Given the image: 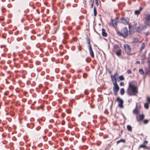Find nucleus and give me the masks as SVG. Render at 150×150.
I'll return each instance as SVG.
<instances>
[{
    "instance_id": "1",
    "label": "nucleus",
    "mask_w": 150,
    "mask_h": 150,
    "mask_svg": "<svg viewBox=\"0 0 150 150\" xmlns=\"http://www.w3.org/2000/svg\"><path fill=\"white\" fill-rule=\"evenodd\" d=\"M135 81L129 82V85L127 90V94H137L138 93V87L133 84Z\"/></svg>"
},
{
    "instance_id": "2",
    "label": "nucleus",
    "mask_w": 150,
    "mask_h": 150,
    "mask_svg": "<svg viewBox=\"0 0 150 150\" xmlns=\"http://www.w3.org/2000/svg\"><path fill=\"white\" fill-rule=\"evenodd\" d=\"M123 46L126 53L128 55H131L132 54L131 53L132 50L129 45L127 44H124Z\"/></svg>"
},
{
    "instance_id": "3",
    "label": "nucleus",
    "mask_w": 150,
    "mask_h": 150,
    "mask_svg": "<svg viewBox=\"0 0 150 150\" xmlns=\"http://www.w3.org/2000/svg\"><path fill=\"white\" fill-rule=\"evenodd\" d=\"M129 19L128 17H123L120 18V23L124 25H127L129 23Z\"/></svg>"
},
{
    "instance_id": "4",
    "label": "nucleus",
    "mask_w": 150,
    "mask_h": 150,
    "mask_svg": "<svg viewBox=\"0 0 150 150\" xmlns=\"http://www.w3.org/2000/svg\"><path fill=\"white\" fill-rule=\"evenodd\" d=\"M112 83L114 85L113 89L114 94H117L120 88L117 84V81H113Z\"/></svg>"
},
{
    "instance_id": "5",
    "label": "nucleus",
    "mask_w": 150,
    "mask_h": 150,
    "mask_svg": "<svg viewBox=\"0 0 150 150\" xmlns=\"http://www.w3.org/2000/svg\"><path fill=\"white\" fill-rule=\"evenodd\" d=\"M119 19L118 17H116L114 19H111L110 24H111L114 28H116Z\"/></svg>"
},
{
    "instance_id": "6",
    "label": "nucleus",
    "mask_w": 150,
    "mask_h": 150,
    "mask_svg": "<svg viewBox=\"0 0 150 150\" xmlns=\"http://www.w3.org/2000/svg\"><path fill=\"white\" fill-rule=\"evenodd\" d=\"M116 100L119 103L118 104L119 107L121 108H123V103H124L123 100L120 97H117L116 98Z\"/></svg>"
},
{
    "instance_id": "7",
    "label": "nucleus",
    "mask_w": 150,
    "mask_h": 150,
    "mask_svg": "<svg viewBox=\"0 0 150 150\" xmlns=\"http://www.w3.org/2000/svg\"><path fill=\"white\" fill-rule=\"evenodd\" d=\"M145 23L147 25H150V15L149 14H146L145 20L144 21Z\"/></svg>"
},
{
    "instance_id": "8",
    "label": "nucleus",
    "mask_w": 150,
    "mask_h": 150,
    "mask_svg": "<svg viewBox=\"0 0 150 150\" xmlns=\"http://www.w3.org/2000/svg\"><path fill=\"white\" fill-rule=\"evenodd\" d=\"M118 75V74L117 72H116L113 75L111 76V78L112 82L117 81V77H116V76Z\"/></svg>"
},
{
    "instance_id": "9",
    "label": "nucleus",
    "mask_w": 150,
    "mask_h": 150,
    "mask_svg": "<svg viewBox=\"0 0 150 150\" xmlns=\"http://www.w3.org/2000/svg\"><path fill=\"white\" fill-rule=\"evenodd\" d=\"M122 30L124 33V36L125 37V38H126L128 35V30L127 27L124 28Z\"/></svg>"
},
{
    "instance_id": "10",
    "label": "nucleus",
    "mask_w": 150,
    "mask_h": 150,
    "mask_svg": "<svg viewBox=\"0 0 150 150\" xmlns=\"http://www.w3.org/2000/svg\"><path fill=\"white\" fill-rule=\"evenodd\" d=\"M112 51L115 52L116 55L118 57H120L122 55V50L121 49H119L118 50L116 51L115 50H112Z\"/></svg>"
},
{
    "instance_id": "11",
    "label": "nucleus",
    "mask_w": 150,
    "mask_h": 150,
    "mask_svg": "<svg viewBox=\"0 0 150 150\" xmlns=\"http://www.w3.org/2000/svg\"><path fill=\"white\" fill-rule=\"evenodd\" d=\"M134 29L132 26L129 25V35H132L134 33Z\"/></svg>"
},
{
    "instance_id": "12",
    "label": "nucleus",
    "mask_w": 150,
    "mask_h": 150,
    "mask_svg": "<svg viewBox=\"0 0 150 150\" xmlns=\"http://www.w3.org/2000/svg\"><path fill=\"white\" fill-rule=\"evenodd\" d=\"M102 35L103 37H106L107 35L108 34L106 32L104 28H102Z\"/></svg>"
},
{
    "instance_id": "13",
    "label": "nucleus",
    "mask_w": 150,
    "mask_h": 150,
    "mask_svg": "<svg viewBox=\"0 0 150 150\" xmlns=\"http://www.w3.org/2000/svg\"><path fill=\"white\" fill-rule=\"evenodd\" d=\"M89 52L90 53V55L93 58L94 57V54L93 52V51L92 48L90 47V48H88Z\"/></svg>"
},
{
    "instance_id": "14",
    "label": "nucleus",
    "mask_w": 150,
    "mask_h": 150,
    "mask_svg": "<svg viewBox=\"0 0 150 150\" xmlns=\"http://www.w3.org/2000/svg\"><path fill=\"white\" fill-rule=\"evenodd\" d=\"M117 80L118 81H123L125 79V78L123 75L119 76L117 77Z\"/></svg>"
},
{
    "instance_id": "15",
    "label": "nucleus",
    "mask_w": 150,
    "mask_h": 150,
    "mask_svg": "<svg viewBox=\"0 0 150 150\" xmlns=\"http://www.w3.org/2000/svg\"><path fill=\"white\" fill-rule=\"evenodd\" d=\"M146 51L143 52L141 56L142 60H144L146 59Z\"/></svg>"
},
{
    "instance_id": "16",
    "label": "nucleus",
    "mask_w": 150,
    "mask_h": 150,
    "mask_svg": "<svg viewBox=\"0 0 150 150\" xmlns=\"http://www.w3.org/2000/svg\"><path fill=\"white\" fill-rule=\"evenodd\" d=\"M141 26H139L137 27H134V29H135L136 32L138 33H139L140 32L142 31V30H141Z\"/></svg>"
},
{
    "instance_id": "17",
    "label": "nucleus",
    "mask_w": 150,
    "mask_h": 150,
    "mask_svg": "<svg viewBox=\"0 0 150 150\" xmlns=\"http://www.w3.org/2000/svg\"><path fill=\"white\" fill-rule=\"evenodd\" d=\"M137 105L136 106L135 108L133 110V113L134 114H137V115L138 114H139V111L137 109Z\"/></svg>"
},
{
    "instance_id": "18",
    "label": "nucleus",
    "mask_w": 150,
    "mask_h": 150,
    "mask_svg": "<svg viewBox=\"0 0 150 150\" xmlns=\"http://www.w3.org/2000/svg\"><path fill=\"white\" fill-rule=\"evenodd\" d=\"M117 34L118 36H122L124 38H125V37L124 36V34L122 33H121V32H120L119 31H117Z\"/></svg>"
},
{
    "instance_id": "19",
    "label": "nucleus",
    "mask_w": 150,
    "mask_h": 150,
    "mask_svg": "<svg viewBox=\"0 0 150 150\" xmlns=\"http://www.w3.org/2000/svg\"><path fill=\"white\" fill-rule=\"evenodd\" d=\"M93 15L94 16L96 17L97 16V12L96 8L95 6L93 8Z\"/></svg>"
},
{
    "instance_id": "20",
    "label": "nucleus",
    "mask_w": 150,
    "mask_h": 150,
    "mask_svg": "<svg viewBox=\"0 0 150 150\" xmlns=\"http://www.w3.org/2000/svg\"><path fill=\"white\" fill-rule=\"evenodd\" d=\"M119 48V47L118 45L116 44H114L113 46V49L112 50H116Z\"/></svg>"
},
{
    "instance_id": "21",
    "label": "nucleus",
    "mask_w": 150,
    "mask_h": 150,
    "mask_svg": "<svg viewBox=\"0 0 150 150\" xmlns=\"http://www.w3.org/2000/svg\"><path fill=\"white\" fill-rule=\"evenodd\" d=\"M125 142V140L123 139H121L120 140H118L117 141V144H118L120 142Z\"/></svg>"
},
{
    "instance_id": "22",
    "label": "nucleus",
    "mask_w": 150,
    "mask_h": 150,
    "mask_svg": "<svg viewBox=\"0 0 150 150\" xmlns=\"http://www.w3.org/2000/svg\"><path fill=\"white\" fill-rule=\"evenodd\" d=\"M63 34L64 35L63 37L64 39H68V36L67 33H64Z\"/></svg>"
},
{
    "instance_id": "23",
    "label": "nucleus",
    "mask_w": 150,
    "mask_h": 150,
    "mask_svg": "<svg viewBox=\"0 0 150 150\" xmlns=\"http://www.w3.org/2000/svg\"><path fill=\"white\" fill-rule=\"evenodd\" d=\"M139 72L141 75H143L144 74V72L142 69H139Z\"/></svg>"
},
{
    "instance_id": "24",
    "label": "nucleus",
    "mask_w": 150,
    "mask_h": 150,
    "mask_svg": "<svg viewBox=\"0 0 150 150\" xmlns=\"http://www.w3.org/2000/svg\"><path fill=\"white\" fill-rule=\"evenodd\" d=\"M144 108L147 109H148L149 108V105L148 104V103H145L144 105Z\"/></svg>"
},
{
    "instance_id": "25",
    "label": "nucleus",
    "mask_w": 150,
    "mask_h": 150,
    "mask_svg": "<svg viewBox=\"0 0 150 150\" xmlns=\"http://www.w3.org/2000/svg\"><path fill=\"white\" fill-rule=\"evenodd\" d=\"M147 28V26L146 25H143L141 26V30L142 31L144 29H146Z\"/></svg>"
},
{
    "instance_id": "26",
    "label": "nucleus",
    "mask_w": 150,
    "mask_h": 150,
    "mask_svg": "<svg viewBox=\"0 0 150 150\" xmlns=\"http://www.w3.org/2000/svg\"><path fill=\"white\" fill-rule=\"evenodd\" d=\"M125 93V90L124 88H121L120 89V94H124Z\"/></svg>"
},
{
    "instance_id": "27",
    "label": "nucleus",
    "mask_w": 150,
    "mask_h": 150,
    "mask_svg": "<svg viewBox=\"0 0 150 150\" xmlns=\"http://www.w3.org/2000/svg\"><path fill=\"white\" fill-rule=\"evenodd\" d=\"M145 46V44L144 43H143L142 44V45L140 48V49L141 50H142L144 48Z\"/></svg>"
},
{
    "instance_id": "28",
    "label": "nucleus",
    "mask_w": 150,
    "mask_h": 150,
    "mask_svg": "<svg viewBox=\"0 0 150 150\" xmlns=\"http://www.w3.org/2000/svg\"><path fill=\"white\" fill-rule=\"evenodd\" d=\"M144 118V115H139V120H142Z\"/></svg>"
},
{
    "instance_id": "29",
    "label": "nucleus",
    "mask_w": 150,
    "mask_h": 150,
    "mask_svg": "<svg viewBox=\"0 0 150 150\" xmlns=\"http://www.w3.org/2000/svg\"><path fill=\"white\" fill-rule=\"evenodd\" d=\"M127 128L128 131H131L132 130V128L129 125H128L127 126Z\"/></svg>"
},
{
    "instance_id": "30",
    "label": "nucleus",
    "mask_w": 150,
    "mask_h": 150,
    "mask_svg": "<svg viewBox=\"0 0 150 150\" xmlns=\"http://www.w3.org/2000/svg\"><path fill=\"white\" fill-rule=\"evenodd\" d=\"M140 13V12L139 11V10H135L134 11V13L135 15H138Z\"/></svg>"
},
{
    "instance_id": "31",
    "label": "nucleus",
    "mask_w": 150,
    "mask_h": 150,
    "mask_svg": "<svg viewBox=\"0 0 150 150\" xmlns=\"http://www.w3.org/2000/svg\"><path fill=\"white\" fill-rule=\"evenodd\" d=\"M86 43L90 42V39L87 35H86Z\"/></svg>"
},
{
    "instance_id": "32",
    "label": "nucleus",
    "mask_w": 150,
    "mask_h": 150,
    "mask_svg": "<svg viewBox=\"0 0 150 150\" xmlns=\"http://www.w3.org/2000/svg\"><path fill=\"white\" fill-rule=\"evenodd\" d=\"M146 147V146L143 144L140 145V146H139V149H140V148H144L145 149Z\"/></svg>"
},
{
    "instance_id": "33",
    "label": "nucleus",
    "mask_w": 150,
    "mask_h": 150,
    "mask_svg": "<svg viewBox=\"0 0 150 150\" xmlns=\"http://www.w3.org/2000/svg\"><path fill=\"white\" fill-rule=\"evenodd\" d=\"M91 60V59L90 58H86V62L88 63H89L90 62Z\"/></svg>"
},
{
    "instance_id": "34",
    "label": "nucleus",
    "mask_w": 150,
    "mask_h": 150,
    "mask_svg": "<svg viewBox=\"0 0 150 150\" xmlns=\"http://www.w3.org/2000/svg\"><path fill=\"white\" fill-rule=\"evenodd\" d=\"M146 100L148 103L150 104V97H147L146 99Z\"/></svg>"
},
{
    "instance_id": "35",
    "label": "nucleus",
    "mask_w": 150,
    "mask_h": 150,
    "mask_svg": "<svg viewBox=\"0 0 150 150\" xmlns=\"http://www.w3.org/2000/svg\"><path fill=\"white\" fill-rule=\"evenodd\" d=\"M138 41V39L136 38H134L133 39V42H137Z\"/></svg>"
},
{
    "instance_id": "36",
    "label": "nucleus",
    "mask_w": 150,
    "mask_h": 150,
    "mask_svg": "<svg viewBox=\"0 0 150 150\" xmlns=\"http://www.w3.org/2000/svg\"><path fill=\"white\" fill-rule=\"evenodd\" d=\"M149 122V120H145L143 121V123L144 124H146Z\"/></svg>"
},
{
    "instance_id": "37",
    "label": "nucleus",
    "mask_w": 150,
    "mask_h": 150,
    "mask_svg": "<svg viewBox=\"0 0 150 150\" xmlns=\"http://www.w3.org/2000/svg\"><path fill=\"white\" fill-rule=\"evenodd\" d=\"M106 69L107 71H108L109 73L110 74H111L112 73V71L109 68H107V67L106 68Z\"/></svg>"
},
{
    "instance_id": "38",
    "label": "nucleus",
    "mask_w": 150,
    "mask_h": 150,
    "mask_svg": "<svg viewBox=\"0 0 150 150\" xmlns=\"http://www.w3.org/2000/svg\"><path fill=\"white\" fill-rule=\"evenodd\" d=\"M87 76V74L86 73H84L83 74V78H85Z\"/></svg>"
},
{
    "instance_id": "39",
    "label": "nucleus",
    "mask_w": 150,
    "mask_h": 150,
    "mask_svg": "<svg viewBox=\"0 0 150 150\" xmlns=\"http://www.w3.org/2000/svg\"><path fill=\"white\" fill-rule=\"evenodd\" d=\"M93 0V1L92 2V3H91V4H90L91 5V6H90V8H93V4L94 3V0Z\"/></svg>"
},
{
    "instance_id": "40",
    "label": "nucleus",
    "mask_w": 150,
    "mask_h": 150,
    "mask_svg": "<svg viewBox=\"0 0 150 150\" xmlns=\"http://www.w3.org/2000/svg\"><path fill=\"white\" fill-rule=\"evenodd\" d=\"M87 43L88 44V48H90V47L92 48V47L90 45V42H88V43Z\"/></svg>"
},
{
    "instance_id": "41",
    "label": "nucleus",
    "mask_w": 150,
    "mask_h": 150,
    "mask_svg": "<svg viewBox=\"0 0 150 150\" xmlns=\"http://www.w3.org/2000/svg\"><path fill=\"white\" fill-rule=\"evenodd\" d=\"M127 73L128 74H130L132 73L130 69H128L127 71Z\"/></svg>"
},
{
    "instance_id": "42",
    "label": "nucleus",
    "mask_w": 150,
    "mask_h": 150,
    "mask_svg": "<svg viewBox=\"0 0 150 150\" xmlns=\"http://www.w3.org/2000/svg\"><path fill=\"white\" fill-rule=\"evenodd\" d=\"M124 85V83L123 82H121L120 83V86H123Z\"/></svg>"
},
{
    "instance_id": "43",
    "label": "nucleus",
    "mask_w": 150,
    "mask_h": 150,
    "mask_svg": "<svg viewBox=\"0 0 150 150\" xmlns=\"http://www.w3.org/2000/svg\"><path fill=\"white\" fill-rule=\"evenodd\" d=\"M95 3L96 5L98 6V0H95Z\"/></svg>"
},
{
    "instance_id": "44",
    "label": "nucleus",
    "mask_w": 150,
    "mask_h": 150,
    "mask_svg": "<svg viewBox=\"0 0 150 150\" xmlns=\"http://www.w3.org/2000/svg\"><path fill=\"white\" fill-rule=\"evenodd\" d=\"M147 150H150V146H146V147L145 148Z\"/></svg>"
},
{
    "instance_id": "45",
    "label": "nucleus",
    "mask_w": 150,
    "mask_h": 150,
    "mask_svg": "<svg viewBox=\"0 0 150 150\" xmlns=\"http://www.w3.org/2000/svg\"><path fill=\"white\" fill-rule=\"evenodd\" d=\"M140 62L139 61H137L135 62V64H140Z\"/></svg>"
},
{
    "instance_id": "46",
    "label": "nucleus",
    "mask_w": 150,
    "mask_h": 150,
    "mask_svg": "<svg viewBox=\"0 0 150 150\" xmlns=\"http://www.w3.org/2000/svg\"><path fill=\"white\" fill-rule=\"evenodd\" d=\"M148 143V142L147 141H145L144 142V144L146 145V144H147Z\"/></svg>"
},
{
    "instance_id": "47",
    "label": "nucleus",
    "mask_w": 150,
    "mask_h": 150,
    "mask_svg": "<svg viewBox=\"0 0 150 150\" xmlns=\"http://www.w3.org/2000/svg\"><path fill=\"white\" fill-rule=\"evenodd\" d=\"M148 62L149 64V68H150V60H149V59H148Z\"/></svg>"
},
{
    "instance_id": "48",
    "label": "nucleus",
    "mask_w": 150,
    "mask_h": 150,
    "mask_svg": "<svg viewBox=\"0 0 150 150\" xmlns=\"http://www.w3.org/2000/svg\"><path fill=\"white\" fill-rule=\"evenodd\" d=\"M62 42L63 43L65 44L67 43V41L66 40H62Z\"/></svg>"
},
{
    "instance_id": "49",
    "label": "nucleus",
    "mask_w": 150,
    "mask_h": 150,
    "mask_svg": "<svg viewBox=\"0 0 150 150\" xmlns=\"http://www.w3.org/2000/svg\"><path fill=\"white\" fill-rule=\"evenodd\" d=\"M133 23H134V27H136V25H137V23L135 21Z\"/></svg>"
},
{
    "instance_id": "50",
    "label": "nucleus",
    "mask_w": 150,
    "mask_h": 150,
    "mask_svg": "<svg viewBox=\"0 0 150 150\" xmlns=\"http://www.w3.org/2000/svg\"><path fill=\"white\" fill-rule=\"evenodd\" d=\"M61 116L62 117H64L65 116V114L64 113H62V114Z\"/></svg>"
},
{
    "instance_id": "51",
    "label": "nucleus",
    "mask_w": 150,
    "mask_h": 150,
    "mask_svg": "<svg viewBox=\"0 0 150 150\" xmlns=\"http://www.w3.org/2000/svg\"><path fill=\"white\" fill-rule=\"evenodd\" d=\"M143 9V7H139V11L140 12V11L142 10Z\"/></svg>"
},
{
    "instance_id": "52",
    "label": "nucleus",
    "mask_w": 150,
    "mask_h": 150,
    "mask_svg": "<svg viewBox=\"0 0 150 150\" xmlns=\"http://www.w3.org/2000/svg\"><path fill=\"white\" fill-rule=\"evenodd\" d=\"M65 123V122L64 120H63L62 122V125H64Z\"/></svg>"
},
{
    "instance_id": "53",
    "label": "nucleus",
    "mask_w": 150,
    "mask_h": 150,
    "mask_svg": "<svg viewBox=\"0 0 150 150\" xmlns=\"http://www.w3.org/2000/svg\"><path fill=\"white\" fill-rule=\"evenodd\" d=\"M82 72V70L80 69L77 71V72L78 73H80Z\"/></svg>"
},
{
    "instance_id": "54",
    "label": "nucleus",
    "mask_w": 150,
    "mask_h": 150,
    "mask_svg": "<svg viewBox=\"0 0 150 150\" xmlns=\"http://www.w3.org/2000/svg\"><path fill=\"white\" fill-rule=\"evenodd\" d=\"M2 37L3 38H6V36L4 34L2 35Z\"/></svg>"
},
{
    "instance_id": "55",
    "label": "nucleus",
    "mask_w": 150,
    "mask_h": 150,
    "mask_svg": "<svg viewBox=\"0 0 150 150\" xmlns=\"http://www.w3.org/2000/svg\"><path fill=\"white\" fill-rule=\"evenodd\" d=\"M145 74L146 75H148V74H149V73L148 72V71H146L145 72Z\"/></svg>"
},
{
    "instance_id": "56",
    "label": "nucleus",
    "mask_w": 150,
    "mask_h": 150,
    "mask_svg": "<svg viewBox=\"0 0 150 150\" xmlns=\"http://www.w3.org/2000/svg\"><path fill=\"white\" fill-rule=\"evenodd\" d=\"M145 34L146 35H148L149 34V31H148Z\"/></svg>"
},
{
    "instance_id": "57",
    "label": "nucleus",
    "mask_w": 150,
    "mask_h": 150,
    "mask_svg": "<svg viewBox=\"0 0 150 150\" xmlns=\"http://www.w3.org/2000/svg\"><path fill=\"white\" fill-rule=\"evenodd\" d=\"M93 1V0H90L89 1V4H91L92 3V2Z\"/></svg>"
},
{
    "instance_id": "58",
    "label": "nucleus",
    "mask_w": 150,
    "mask_h": 150,
    "mask_svg": "<svg viewBox=\"0 0 150 150\" xmlns=\"http://www.w3.org/2000/svg\"><path fill=\"white\" fill-rule=\"evenodd\" d=\"M144 60H142L141 63L142 64H143L144 63Z\"/></svg>"
},
{
    "instance_id": "59",
    "label": "nucleus",
    "mask_w": 150,
    "mask_h": 150,
    "mask_svg": "<svg viewBox=\"0 0 150 150\" xmlns=\"http://www.w3.org/2000/svg\"><path fill=\"white\" fill-rule=\"evenodd\" d=\"M30 38L32 40H34L35 39V37H34V38H32V36H31Z\"/></svg>"
},
{
    "instance_id": "60",
    "label": "nucleus",
    "mask_w": 150,
    "mask_h": 150,
    "mask_svg": "<svg viewBox=\"0 0 150 150\" xmlns=\"http://www.w3.org/2000/svg\"><path fill=\"white\" fill-rule=\"evenodd\" d=\"M149 70L148 71V72L149 74H150V68H149Z\"/></svg>"
},
{
    "instance_id": "61",
    "label": "nucleus",
    "mask_w": 150,
    "mask_h": 150,
    "mask_svg": "<svg viewBox=\"0 0 150 150\" xmlns=\"http://www.w3.org/2000/svg\"><path fill=\"white\" fill-rule=\"evenodd\" d=\"M107 112H108V111L107 110H105V113H106V114H108V113H107Z\"/></svg>"
},
{
    "instance_id": "62",
    "label": "nucleus",
    "mask_w": 150,
    "mask_h": 150,
    "mask_svg": "<svg viewBox=\"0 0 150 150\" xmlns=\"http://www.w3.org/2000/svg\"><path fill=\"white\" fill-rule=\"evenodd\" d=\"M31 32H32V33H35V32L34 30H32L31 31Z\"/></svg>"
},
{
    "instance_id": "63",
    "label": "nucleus",
    "mask_w": 150,
    "mask_h": 150,
    "mask_svg": "<svg viewBox=\"0 0 150 150\" xmlns=\"http://www.w3.org/2000/svg\"><path fill=\"white\" fill-rule=\"evenodd\" d=\"M13 94H11V95L8 96V97H9V98H11V97L13 96Z\"/></svg>"
},
{
    "instance_id": "64",
    "label": "nucleus",
    "mask_w": 150,
    "mask_h": 150,
    "mask_svg": "<svg viewBox=\"0 0 150 150\" xmlns=\"http://www.w3.org/2000/svg\"><path fill=\"white\" fill-rule=\"evenodd\" d=\"M78 50L80 51H81V48H80L79 47H78Z\"/></svg>"
}]
</instances>
